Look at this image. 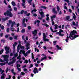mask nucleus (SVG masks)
Wrapping results in <instances>:
<instances>
[{
	"instance_id": "nucleus-13",
	"label": "nucleus",
	"mask_w": 79,
	"mask_h": 79,
	"mask_svg": "<svg viewBox=\"0 0 79 79\" xmlns=\"http://www.w3.org/2000/svg\"><path fill=\"white\" fill-rule=\"evenodd\" d=\"M37 30H35L34 31L32 32V34L34 35V37H35V35H37Z\"/></svg>"
},
{
	"instance_id": "nucleus-27",
	"label": "nucleus",
	"mask_w": 79,
	"mask_h": 79,
	"mask_svg": "<svg viewBox=\"0 0 79 79\" xmlns=\"http://www.w3.org/2000/svg\"><path fill=\"white\" fill-rule=\"evenodd\" d=\"M21 32H22V33H24V32H25V29H24L23 28L22 30V31H21Z\"/></svg>"
},
{
	"instance_id": "nucleus-49",
	"label": "nucleus",
	"mask_w": 79,
	"mask_h": 79,
	"mask_svg": "<svg viewBox=\"0 0 79 79\" xmlns=\"http://www.w3.org/2000/svg\"><path fill=\"white\" fill-rule=\"evenodd\" d=\"M24 10H22L21 12V15H22V14H23V13H24Z\"/></svg>"
},
{
	"instance_id": "nucleus-35",
	"label": "nucleus",
	"mask_w": 79,
	"mask_h": 79,
	"mask_svg": "<svg viewBox=\"0 0 79 79\" xmlns=\"http://www.w3.org/2000/svg\"><path fill=\"white\" fill-rule=\"evenodd\" d=\"M32 2V0H29L28 1V3L30 5L31 4V2Z\"/></svg>"
},
{
	"instance_id": "nucleus-19",
	"label": "nucleus",
	"mask_w": 79,
	"mask_h": 79,
	"mask_svg": "<svg viewBox=\"0 0 79 79\" xmlns=\"http://www.w3.org/2000/svg\"><path fill=\"white\" fill-rule=\"evenodd\" d=\"M15 63V61H13V60H12V62H9L8 63V64L9 65H10V64H13V63Z\"/></svg>"
},
{
	"instance_id": "nucleus-55",
	"label": "nucleus",
	"mask_w": 79,
	"mask_h": 79,
	"mask_svg": "<svg viewBox=\"0 0 79 79\" xmlns=\"http://www.w3.org/2000/svg\"><path fill=\"white\" fill-rule=\"evenodd\" d=\"M64 9H66V10H68V8H67V7L66 6H64Z\"/></svg>"
},
{
	"instance_id": "nucleus-38",
	"label": "nucleus",
	"mask_w": 79,
	"mask_h": 79,
	"mask_svg": "<svg viewBox=\"0 0 79 79\" xmlns=\"http://www.w3.org/2000/svg\"><path fill=\"white\" fill-rule=\"evenodd\" d=\"M10 71V69H8V67H7L6 69V73H8V71Z\"/></svg>"
},
{
	"instance_id": "nucleus-14",
	"label": "nucleus",
	"mask_w": 79,
	"mask_h": 79,
	"mask_svg": "<svg viewBox=\"0 0 79 79\" xmlns=\"http://www.w3.org/2000/svg\"><path fill=\"white\" fill-rule=\"evenodd\" d=\"M2 75L1 77V79H3L5 78V77H6V75H5V73H2Z\"/></svg>"
},
{
	"instance_id": "nucleus-24",
	"label": "nucleus",
	"mask_w": 79,
	"mask_h": 79,
	"mask_svg": "<svg viewBox=\"0 0 79 79\" xmlns=\"http://www.w3.org/2000/svg\"><path fill=\"white\" fill-rule=\"evenodd\" d=\"M54 26H55V27L54 28V29H58V25L57 24H55Z\"/></svg>"
},
{
	"instance_id": "nucleus-6",
	"label": "nucleus",
	"mask_w": 79,
	"mask_h": 79,
	"mask_svg": "<svg viewBox=\"0 0 79 79\" xmlns=\"http://www.w3.org/2000/svg\"><path fill=\"white\" fill-rule=\"evenodd\" d=\"M2 58H4V61H6V63H8V58L10 56V55H2Z\"/></svg>"
},
{
	"instance_id": "nucleus-32",
	"label": "nucleus",
	"mask_w": 79,
	"mask_h": 79,
	"mask_svg": "<svg viewBox=\"0 0 79 79\" xmlns=\"http://www.w3.org/2000/svg\"><path fill=\"white\" fill-rule=\"evenodd\" d=\"M66 18L67 20H69V19H70V16H67L66 17Z\"/></svg>"
},
{
	"instance_id": "nucleus-54",
	"label": "nucleus",
	"mask_w": 79,
	"mask_h": 79,
	"mask_svg": "<svg viewBox=\"0 0 79 79\" xmlns=\"http://www.w3.org/2000/svg\"><path fill=\"white\" fill-rule=\"evenodd\" d=\"M77 4L78 5V6H76V8H78V7L79 6V2H77Z\"/></svg>"
},
{
	"instance_id": "nucleus-57",
	"label": "nucleus",
	"mask_w": 79,
	"mask_h": 79,
	"mask_svg": "<svg viewBox=\"0 0 79 79\" xmlns=\"http://www.w3.org/2000/svg\"><path fill=\"white\" fill-rule=\"evenodd\" d=\"M17 6H18V8H20L19 3H18V5H17Z\"/></svg>"
},
{
	"instance_id": "nucleus-48",
	"label": "nucleus",
	"mask_w": 79,
	"mask_h": 79,
	"mask_svg": "<svg viewBox=\"0 0 79 79\" xmlns=\"http://www.w3.org/2000/svg\"><path fill=\"white\" fill-rule=\"evenodd\" d=\"M9 78H6V79H11V76L10 75H9L8 76Z\"/></svg>"
},
{
	"instance_id": "nucleus-59",
	"label": "nucleus",
	"mask_w": 79,
	"mask_h": 79,
	"mask_svg": "<svg viewBox=\"0 0 79 79\" xmlns=\"http://www.w3.org/2000/svg\"><path fill=\"white\" fill-rule=\"evenodd\" d=\"M30 66L29 67V68H32V67H33V65L32 64H30Z\"/></svg>"
},
{
	"instance_id": "nucleus-21",
	"label": "nucleus",
	"mask_w": 79,
	"mask_h": 79,
	"mask_svg": "<svg viewBox=\"0 0 79 79\" xmlns=\"http://www.w3.org/2000/svg\"><path fill=\"white\" fill-rule=\"evenodd\" d=\"M73 26H75L76 27H78V24H76V23H75V22H73Z\"/></svg>"
},
{
	"instance_id": "nucleus-22",
	"label": "nucleus",
	"mask_w": 79,
	"mask_h": 79,
	"mask_svg": "<svg viewBox=\"0 0 79 79\" xmlns=\"http://www.w3.org/2000/svg\"><path fill=\"white\" fill-rule=\"evenodd\" d=\"M16 45H17V43H16V42H15L14 43V44H13V47L14 49H15V47Z\"/></svg>"
},
{
	"instance_id": "nucleus-56",
	"label": "nucleus",
	"mask_w": 79,
	"mask_h": 79,
	"mask_svg": "<svg viewBox=\"0 0 79 79\" xmlns=\"http://www.w3.org/2000/svg\"><path fill=\"white\" fill-rule=\"evenodd\" d=\"M3 2L6 5H7V3L6 2V0H4Z\"/></svg>"
},
{
	"instance_id": "nucleus-18",
	"label": "nucleus",
	"mask_w": 79,
	"mask_h": 79,
	"mask_svg": "<svg viewBox=\"0 0 79 79\" xmlns=\"http://www.w3.org/2000/svg\"><path fill=\"white\" fill-rule=\"evenodd\" d=\"M52 12L55 14H57V11L55 10V9L54 8L52 9Z\"/></svg>"
},
{
	"instance_id": "nucleus-17",
	"label": "nucleus",
	"mask_w": 79,
	"mask_h": 79,
	"mask_svg": "<svg viewBox=\"0 0 79 79\" xmlns=\"http://www.w3.org/2000/svg\"><path fill=\"white\" fill-rule=\"evenodd\" d=\"M9 19V17H7L6 18H2V21H6V20H7V19Z\"/></svg>"
},
{
	"instance_id": "nucleus-52",
	"label": "nucleus",
	"mask_w": 79,
	"mask_h": 79,
	"mask_svg": "<svg viewBox=\"0 0 79 79\" xmlns=\"http://www.w3.org/2000/svg\"><path fill=\"white\" fill-rule=\"evenodd\" d=\"M28 29H29V30H30L31 29V26H28L27 27Z\"/></svg>"
},
{
	"instance_id": "nucleus-29",
	"label": "nucleus",
	"mask_w": 79,
	"mask_h": 79,
	"mask_svg": "<svg viewBox=\"0 0 79 79\" xmlns=\"http://www.w3.org/2000/svg\"><path fill=\"white\" fill-rule=\"evenodd\" d=\"M11 72H12V73H13L14 75H15L16 74V73L14 72V69H12L11 70Z\"/></svg>"
},
{
	"instance_id": "nucleus-40",
	"label": "nucleus",
	"mask_w": 79,
	"mask_h": 79,
	"mask_svg": "<svg viewBox=\"0 0 79 79\" xmlns=\"http://www.w3.org/2000/svg\"><path fill=\"white\" fill-rule=\"evenodd\" d=\"M17 69H18V70L19 71L21 72V68H19V67H17Z\"/></svg>"
},
{
	"instance_id": "nucleus-34",
	"label": "nucleus",
	"mask_w": 79,
	"mask_h": 79,
	"mask_svg": "<svg viewBox=\"0 0 79 79\" xmlns=\"http://www.w3.org/2000/svg\"><path fill=\"white\" fill-rule=\"evenodd\" d=\"M22 25L24 27H26V23H22Z\"/></svg>"
},
{
	"instance_id": "nucleus-61",
	"label": "nucleus",
	"mask_w": 79,
	"mask_h": 79,
	"mask_svg": "<svg viewBox=\"0 0 79 79\" xmlns=\"http://www.w3.org/2000/svg\"><path fill=\"white\" fill-rule=\"evenodd\" d=\"M27 47V48H26V49H27V50H28V49H29V48H30L29 46H28Z\"/></svg>"
},
{
	"instance_id": "nucleus-42",
	"label": "nucleus",
	"mask_w": 79,
	"mask_h": 79,
	"mask_svg": "<svg viewBox=\"0 0 79 79\" xmlns=\"http://www.w3.org/2000/svg\"><path fill=\"white\" fill-rule=\"evenodd\" d=\"M25 46L26 47L29 46V44L28 43H27V45Z\"/></svg>"
},
{
	"instance_id": "nucleus-9",
	"label": "nucleus",
	"mask_w": 79,
	"mask_h": 79,
	"mask_svg": "<svg viewBox=\"0 0 79 79\" xmlns=\"http://www.w3.org/2000/svg\"><path fill=\"white\" fill-rule=\"evenodd\" d=\"M18 53H16L14 54V56L12 58V60H13V61H15L16 60V59H15V58L17 57V56H18Z\"/></svg>"
},
{
	"instance_id": "nucleus-37",
	"label": "nucleus",
	"mask_w": 79,
	"mask_h": 79,
	"mask_svg": "<svg viewBox=\"0 0 79 79\" xmlns=\"http://www.w3.org/2000/svg\"><path fill=\"white\" fill-rule=\"evenodd\" d=\"M1 29H2V30H3V29H5V27H4V26L3 25L1 26Z\"/></svg>"
},
{
	"instance_id": "nucleus-45",
	"label": "nucleus",
	"mask_w": 79,
	"mask_h": 79,
	"mask_svg": "<svg viewBox=\"0 0 79 79\" xmlns=\"http://www.w3.org/2000/svg\"><path fill=\"white\" fill-rule=\"evenodd\" d=\"M1 42H3V43H5V40L4 39H2L1 40Z\"/></svg>"
},
{
	"instance_id": "nucleus-11",
	"label": "nucleus",
	"mask_w": 79,
	"mask_h": 79,
	"mask_svg": "<svg viewBox=\"0 0 79 79\" xmlns=\"http://www.w3.org/2000/svg\"><path fill=\"white\" fill-rule=\"evenodd\" d=\"M20 54H19V56H18L17 58V59H19V60L17 61V63H18V62H19L20 63H22V61H20V60H21V59L20 58H21V55Z\"/></svg>"
},
{
	"instance_id": "nucleus-64",
	"label": "nucleus",
	"mask_w": 79,
	"mask_h": 79,
	"mask_svg": "<svg viewBox=\"0 0 79 79\" xmlns=\"http://www.w3.org/2000/svg\"><path fill=\"white\" fill-rule=\"evenodd\" d=\"M55 24V22H52V25L53 26Z\"/></svg>"
},
{
	"instance_id": "nucleus-25",
	"label": "nucleus",
	"mask_w": 79,
	"mask_h": 79,
	"mask_svg": "<svg viewBox=\"0 0 79 79\" xmlns=\"http://www.w3.org/2000/svg\"><path fill=\"white\" fill-rule=\"evenodd\" d=\"M34 11H35V12L37 11V10L35 9H34L33 10H32L31 13L32 14H33V12H34Z\"/></svg>"
},
{
	"instance_id": "nucleus-43",
	"label": "nucleus",
	"mask_w": 79,
	"mask_h": 79,
	"mask_svg": "<svg viewBox=\"0 0 79 79\" xmlns=\"http://www.w3.org/2000/svg\"><path fill=\"white\" fill-rule=\"evenodd\" d=\"M19 67H21V65L19 64H17V68H19Z\"/></svg>"
},
{
	"instance_id": "nucleus-1",
	"label": "nucleus",
	"mask_w": 79,
	"mask_h": 79,
	"mask_svg": "<svg viewBox=\"0 0 79 79\" xmlns=\"http://www.w3.org/2000/svg\"><path fill=\"white\" fill-rule=\"evenodd\" d=\"M75 34H77V31H76L73 30V31H71L70 34V35L69 36V38L71 40H73V39H75V38L76 37H79V35H75Z\"/></svg>"
},
{
	"instance_id": "nucleus-16",
	"label": "nucleus",
	"mask_w": 79,
	"mask_h": 79,
	"mask_svg": "<svg viewBox=\"0 0 79 79\" xmlns=\"http://www.w3.org/2000/svg\"><path fill=\"white\" fill-rule=\"evenodd\" d=\"M20 47V48H21V49H23V50H24L25 48V47H24V46H21V45H18V47Z\"/></svg>"
},
{
	"instance_id": "nucleus-46",
	"label": "nucleus",
	"mask_w": 79,
	"mask_h": 79,
	"mask_svg": "<svg viewBox=\"0 0 79 79\" xmlns=\"http://www.w3.org/2000/svg\"><path fill=\"white\" fill-rule=\"evenodd\" d=\"M73 18L74 19L76 20V15L73 16Z\"/></svg>"
},
{
	"instance_id": "nucleus-5",
	"label": "nucleus",
	"mask_w": 79,
	"mask_h": 79,
	"mask_svg": "<svg viewBox=\"0 0 79 79\" xmlns=\"http://www.w3.org/2000/svg\"><path fill=\"white\" fill-rule=\"evenodd\" d=\"M42 11V9H41L40 10V11H39V13L41 15V17H40V16L38 18L39 19H40L41 20L42 19V18H43V17H45V15H44V13L43 12V11Z\"/></svg>"
},
{
	"instance_id": "nucleus-58",
	"label": "nucleus",
	"mask_w": 79,
	"mask_h": 79,
	"mask_svg": "<svg viewBox=\"0 0 79 79\" xmlns=\"http://www.w3.org/2000/svg\"><path fill=\"white\" fill-rule=\"evenodd\" d=\"M9 39L10 40H13V38L11 37H9Z\"/></svg>"
},
{
	"instance_id": "nucleus-50",
	"label": "nucleus",
	"mask_w": 79,
	"mask_h": 79,
	"mask_svg": "<svg viewBox=\"0 0 79 79\" xmlns=\"http://www.w3.org/2000/svg\"><path fill=\"white\" fill-rule=\"evenodd\" d=\"M21 75H24L25 74V73L23 72H21Z\"/></svg>"
},
{
	"instance_id": "nucleus-28",
	"label": "nucleus",
	"mask_w": 79,
	"mask_h": 79,
	"mask_svg": "<svg viewBox=\"0 0 79 79\" xmlns=\"http://www.w3.org/2000/svg\"><path fill=\"white\" fill-rule=\"evenodd\" d=\"M56 16L55 15H53V16H52L51 17V18L53 19L54 18H56Z\"/></svg>"
},
{
	"instance_id": "nucleus-31",
	"label": "nucleus",
	"mask_w": 79,
	"mask_h": 79,
	"mask_svg": "<svg viewBox=\"0 0 79 79\" xmlns=\"http://www.w3.org/2000/svg\"><path fill=\"white\" fill-rule=\"evenodd\" d=\"M40 8H44V9H47V7L45 6H41Z\"/></svg>"
},
{
	"instance_id": "nucleus-2",
	"label": "nucleus",
	"mask_w": 79,
	"mask_h": 79,
	"mask_svg": "<svg viewBox=\"0 0 79 79\" xmlns=\"http://www.w3.org/2000/svg\"><path fill=\"white\" fill-rule=\"evenodd\" d=\"M25 52H26L24 50H21L19 52V54L21 55L22 53L24 56L26 57L28 55V54H29V53H31V50H28V51L26 52V53H25Z\"/></svg>"
},
{
	"instance_id": "nucleus-33",
	"label": "nucleus",
	"mask_w": 79,
	"mask_h": 79,
	"mask_svg": "<svg viewBox=\"0 0 79 79\" xmlns=\"http://www.w3.org/2000/svg\"><path fill=\"white\" fill-rule=\"evenodd\" d=\"M14 9L15 11H17V10H18L17 8L15 7H14Z\"/></svg>"
},
{
	"instance_id": "nucleus-44",
	"label": "nucleus",
	"mask_w": 79,
	"mask_h": 79,
	"mask_svg": "<svg viewBox=\"0 0 79 79\" xmlns=\"http://www.w3.org/2000/svg\"><path fill=\"white\" fill-rule=\"evenodd\" d=\"M23 19V21H22V23H25V20H26L25 19Z\"/></svg>"
},
{
	"instance_id": "nucleus-36",
	"label": "nucleus",
	"mask_w": 79,
	"mask_h": 79,
	"mask_svg": "<svg viewBox=\"0 0 79 79\" xmlns=\"http://www.w3.org/2000/svg\"><path fill=\"white\" fill-rule=\"evenodd\" d=\"M31 55L32 59H34V54H33V53H31Z\"/></svg>"
},
{
	"instance_id": "nucleus-10",
	"label": "nucleus",
	"mask_w": 79,
	"mask_h": 79,
	"mask_svg": "<svg viewBox=\"0 0 79 79\" xmlns=\"http://www.w3.org/2000/svg\"><path fill=\"white\" fill-rule=\"evenodd\" d=\"M63 32V31L60 29V31L58 33L59 35L61 37H63L64 35V34H61V32Z\"/></svg>"
},
{
	"instance_id": "nucleus-47",
	"label": "nucleus",
	"mask_w": 79,
	"mask_h": 79,
	"mask_svg": "<svg viewBox=\"0 0 79 79\" xmlns=\"http://www.w3.org/2000/svg\"><path fill=\"white\" fill-rule=\"evenodd\" d=\"M6 32H10V29L7 28L6 29Z\"/></svg>"
},
{
	"instance_id": "nucleus-3",
	"label": "nucleus",
	"mask_w": 79,
	"mask_h": 79,
	"mask_svg": "<svg viewBox=\"0 0 79 79\" xmlns=\"http://www.w3.org/2000/svg\"><path fill=\"white\" fill-rule=\"evenodd\" d=\"M4 15L5 16H9V17H10L11 18L13 16V14L11 13V11L9 10H7L6 11V12H5L4 13Z\"/></svg>"
},
{
	"instance_id": "nucleus-60",
	"label": "nucleus",
	"mask_w": 79,
	"mask_h": 79,
	"mask_svg": "<svg viewBox=\"0 0 79 79\" xmlns=\"http://www.w3.org/2000/svg\"><path fill=\"white\" fill-rule=\"evenodd\" d=\"M22 6H25V3H22Z\"/></svg>"
},
{
	"instance_id": "nucleus-62",
	"label": "nucleus",
	"mask_w": 79,
	"mask_h": 79,
	"mask_svg": "<svg viewBox=\"0 0 79 79\" xmlns=\"http://www.w3.org/2000/svg\"><path fill=\"white\" fill-rule=\"evenodd\" d=\"M33 15L34 16H37V14H33Z\"/></svg>"
},
{
	"instance_id": "nucleus-53",
	"label": "nucleus",
	"mask_w": 79,
	"mask_h": 79,
	"mask_svg": "<svg viewBox=\"0 0 79 79\" xmlns=\"http://www.w3.org/2000/svg\"><path fill=\"white\" fill-rule=\"evenodd\" d=\"M18 36H15L14 37V38L15 39H17V37Z\"/></svg>"
},
{
	"instance_id": "nucleus-20",
	"label": "nucleus",
	"mask_w": 79,
	"mask_h": 79,
	"mask_svg": "<svg viewBox=\"0 0 79 79\" xmlns=\"http://www.w3.org/2000/svg\"><path fill=\"white\" fill-rule=\"evenodd\" d=\"M11 4L14 6H16V4L14 2L12 1L11 2Z\"/></svg>"
},
{
	"instance_id": "nucleus-39",
	"label": "nucleus",
	"mask_w": 79,
	"mask_h": 79,
	"mask_svg": "<svg viewBox=\"0 0 79 79\" xmlns=\"http://www.w3.org/2000/svg\"><path fill=\"white\" fill-rule=\"evenodd\" d=\"M6 64V63H0V65H1L2 66H3V65H5Z\"/></svg>"
},
{
	"instance_id": "nucleus-26",
	"label": "nucleus",
	"mask_w": 79,
	"mask_h": 79,
	"mask_svg": "<svg viewBox=\"0 0 79 79\" xmlns=\"http://www.w3.org/2000/svg\"><path fill=\"white\" fill-rule=\"evenodd\" d=\"M68 39H69V36H67V39L65 40V41L66 42H68Z\"/></svg>"
},
{
	"instance_id": "nucleus-15",
	"label": "nucleus",
	"mask_w": 79,
	"mask_h": 79,
	"mask_svg": "<svg viewBox=\"0 0 79 79\" xmlns=\"http://www.w3.org/2000/svg\"><path fill=\"white\" fill-rule=\"evenodd\" d=\"M42 55H43L44 56H45V57H43L42 59H41V61H43V60H46L47 59V56H45V54H42Z\"/></svg>"
},
{
	"instance_id": "nucleus-63",
	"label": "nucleus",
	"mask_w": 79,
	"mask_h": 79,
	"mask_svg": "<svg viewBox=\"0 0 79 79\" xmlns=\"http://www.w3.org/2000/svg\"><path fill=\"white\" fill-rule=\"evenodd\" d=\"M65 2H66L67 3H69V0H66Z\"/></svg>"
},
{
	"instance_id": "nucleus-30",
	"label": "nucleus",
	"mask_w": 79,
	"mask_h": 79,
	"mask_svg": "<svg viewBox=\"0 0 79 79\" xmlns=\"http://www.w3.org/2000/svg\"><path fill=\"white\" fill-rule=\"evenodd\" d=\"M57 10L58 11H59L60 10V7L58 6H57Z\"/></svg>"
},
{
	"instance_id": "nucleus-7",
	"label": "nucleus",
	"mask_w": 79,
	"mask_h": 79,
	"mask_svg": "<svg viewBox=\"0 0 79 79\" xmlns=\"http://www.w3.org/2000/svg\"><path fill=\"white\" fill-rule=\"evenodd\" d=\"M5 50L6 51V54H8L10 52V47L6 46L5 47Z\"/></svg>"
},
{
	"instance_id": "nucleus-4",
	"label": "nucleus",
	"mask_w": 79,
	"mask_h": 79,
	"mask_svg": "<svg viewBox=\"0 0 79 79\" xmlns=\"http://www.w3.org/2000/svg\"><path fill=\"white\" fill-rule=\"evenodd\" d=\"M9 24H11V28L10 29L11 31H14V28L13 27H12L14 26V24H15V25H16V23L15 22H12V20H9Z\"/></svg>"
},
{
	"instance_id": "nucleus-12",
	"label": "nucleus",
	"mask_w": 79,
	"mask_h": 79,
	"mask_svg": "<svg viewBox=\"0 0 79 79\" xmlns=\"http://www.w3.org/2000/svg\"><path fill=\"white\" fill-rule=\"evenodd\" d=\"M38 70L37 69V68H35L34 70H33V73H34V74H36V73H38Z\"/></svg>"
},
{
	"instance_id": "nucleus-41",
	"label": "nucleus",
	"mask_w": 79,
	"mask_h": 79,
	"mask_svg": "<svg viewBox=\"0 0 79 79\" xmlns=\"http://www.w3.org/2000/svg\"><path fill=\"white\" fill-rule=\"evenodd\" d=\"M3 49H2L1 51H0V54L1 55L2 54V53L3 52Z\"/></svg>"
},
{
	"instance_id": "nucleus-8",
	"label": "nucleus",
	"mask_w": 79,
	"mask_h": 79,
	"mask_svg": "<svg viewBox=\"0 0 79 79\" xmlns=\"http://www.w3.org/2000/svg\"><path fill=\"white\" fill-rule=\"evenodd\" d=\"M43 40H44V42L49 41V40L48 39H46V35H45V33H44L43 34Z\"/></svg>"
},
{
	"instance_id": "nucleus-51",
	"label": "nucleus",
	"mask_w": 79,
	"mask_h": 79,
	"mask_svg": "<svg viewBox=\"0 0 79 79\" xmlns=\"http://www.w3.org/2000/svg\"><path fill=\"white\" fill-rule=\"evenodd\" d=\"M28 63V60H25V61L24 62V63Z\"/></svg>"
},
{
	"instance_id": "nucleus-23",
	"label": "nucleus",
	"mask_w": 79,
	"mask_h": 79,
	"mask_svg": "<svg viewBox=\"0 0 79 79\" xmlns=\"http://www.w3.org/2000/svg\"><path fill=\"white\" fill-rule=\"evenodd\" d=\"M56 47H57V48L59 50H60V49L61 50H62V49H61V47H60L59 46H58V45H57L56 46Z\"/></svg>"
}]
</instances>
